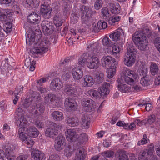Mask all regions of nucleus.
<instances>
[{
  "label": "nucleus",
  "mask_w": 160,
  "mask_h": 160,
  "mask_svg": "<svg viewBox=\"0 0 160 160\" xmlns=\"http://www.w3.org/2000/svg\"><path fill=\"white\" fill-rule=\"evenodd\" d=\"M110 11L113 14H118L120 12V6L118 3H110L109 5Z\"/></svg>",
  "instance_id": "cd10ccee"
},
{
  "label": "nucleus",
  "mask_w": 160,
  "mask_h": 160,
  "mask_svg": "<svg viewBox=\"0 0 160 160\" xmlns=\"http://www.w3.org/2000/svg\"><path fill=\"white\" fill-rule=\"evenodd\" d=\"M35 33L34 31H29L26 37V42L27 45H32L35 41Z\"/></svg>",
  "instance_id": "393cba45"
},
{
  "label": "nucleus",
  "mask_w": 160,
  "mask_h": 160,
  "mask_svg": "<svg viewBox=\"0 0 160 160\" xmlns=\"http://www.w3.org/2000/svg\"><path fill=\"white\" fill-rule=\"evenodd\" d=\"M31 154L34 160H42L44 157V154L37 149H32Z\"/></svg>",
  "instance_id": "a211bd4d"
},
{
  "label": "nucleus",
  "mask_w": 160,
  "mask_h": 160,
  "mask_svg": "<svg viewBox=\"0 0 160 160\" xmlns=\"http://www.w3.org/2000/svg\"><path fill=\"white\" fill-rule=\"evenodd\" d=\"M63 12L66 15L67 14L69 13L71 8L70 5L69 4L67 3L66 2H64L63 3Z\"/></svg>",
  "instance_id": "864d4df0"
},
{
  "label": "nucleus",
  "mask_w": 160,
  "mask_h": 160,
  "mask_svg": "<svg viewBox=\"0 0 160 160\" xmlns=\"http://www.w3.org/2000/svg\"><path fill=\"white\" fill-rule=\"evenodd\" d=\"M51 115L53 119L55 121H61L64 118L62 113L59 111H55L53 112L51 114Z\"/></svg>",
  "instance_id": "2f4dec72"
},
{
  "label": "nucleus",
  "mask_w": 160,
  "mask_h": 160,
  "mask_svg": "<svg viewBox=\"0 0 160 160\" xmlns=\"http://www.w3.org/2000/svg\"><path fill=\"white\" fill-rule=\"evenodd\" d=\"M128 155V153L125 151L119 150L117 151L116 156L119 160H129Z\"/></svg>",
  "instance_id": "a878e982"
},
{
  "label": "nucleus",
  "mask_w": 160,
  "mask_h": 160,
  "mask_svg": "<svg viewBox=\"0 0 160 160\" xmlns=\"http://www.w3.org/2000/svg\"><path fill=\"white\" fill-rule=\"evenodd\" d=\"M107 76L108 78H112L115 74L116 69L112 68H108L107 70Z\"/></svg>",
  "instance_id": "4d7b16f0"
},
{
  "label": "nucleus",
  "mask_w": 160,
  "mask_h": 160,
  "mask_svg": "<svg viewBox=\"0 0 160 160\" xmlns=\"http://www.w3.org/2000/svg\"><path fill=\"white\" fill-rule=\"evenodd\" d=\"M137 53L136 49L132 43L128 44L127 53L124 57V63L126 65L130 67L135 61V55Z\"/></svg>",
  "instance_id": "20e7f679"
},
{
  "label": "nucleus",
  "mask_w": 160,
  "mask_h": 160,
  "mask_svg": "<svg viewBox=\"0 0 160 160\" xmlns=\"http://www.w3.org/2000/svg\"><path fill=\"white\" fill-rule=\"evenodd\" d=\"M137 76V74L134 71L128 69L122 76L120 80L122 82L124 81L127 84L131 85L135 82Z\"/></svg>",
  "instance_id": "423d86ee"
},
{
  "label": "nucleus",
  "mask_w": 160,
  "mask_h": 160,
  "mask_svg": "<svg viewBox=\"0 0 160 160\" xmlns=\"http://www.w3.org/2000/svg\"><path fill=\"white\" fill-rule=\"evenodd\" d=\"M102 43L104 46H106L107 47H110L113 45V43L107 37H105L103 38Z\"/></svg>",
  "instance_id": "5fc2aeb1"
},
{
  "label": "nucleus",
  "mask_w": 160,
  "mask_h": 160,
  "mask_svg": "<svg viewBox=\"0 0 160 160\" xmlns=\"http://www.w3.org/2000/svg\"><path fill=\"white\" fill-rule=\"evenodd\" d=\"M64 103L65 107L69 110H75L77 108V103L71 98H66Z\"/></svg>",
  "instance_id": "2eb2a0df"
},
{
  "label": "nucleus",
  "mask_w": 160,
  "mask_h": 160,
  "mask_svg": "<svg viewBox=\"0 0 160 160\" xmlns=\"http://www.w3.org/2000/svg\"><path fill=\"white\" fill-rule=\"evenodd\" d=\"M120 17L118 16H113L110 17L108 20L107 22H108L111 25L113 23L119 21L120 20Z\"/></svg>",
  "instance_id": "09e8293b"
},
{
  "label": "nucleus",
  "mask_w": 160,
  "mask_h": 160,
  "mask_svg": "<svg viewBox=\"0 0 160 160\" xmlns=\"http://www.w3.org/2000/svg\"><path fill=\"white\" fill-rule=\"evenodd\" d=\"M141 84L143 86H147L150 84V81L149 77H141Z\"/></svg>",
  "instance_id": "c03bdc74"
},
{
  "label": "nucleus",
  "mask_w": 160,
  "mask_h": 160,
  "mask_svg": "<svg viewBox=\"0 0 160 160\" xmlns=\"http://www.w3.org/2000/svg\"><path fill=\"white\" fill-rule=\"evenodd\" d=\"M123 127L124 128L126 129H128L129 130H132L134 128H135L136 125L133 122L131 123L130 125H129L128 124H126L125 123V124L123 125Z\"/></svg>",
  "instance_id": "338daca9"
},
{
  "label": "nucleus",
  "mask_w": 160,
  "mask_h": 160,
  "mask_svg": "<svg viewBox=\"0 0 160 160\" xmlns=\"http://www.w3.org/2000/svg\"><path fill=\"white\" fill-rule=\"evenodd\" d=\"M96 46L94 44H91L87 47V50L89 49H91V54L92 57V60L88 62L87 63V67L90 69H97L100 65V62L98 58L94 56L97 55L99 52V50L97 49Z\"/></svg>",
  "instance_id": "7ed1b4c3"
},
{
  "label": "nucleus",
  "mask_w": 160,
  "mask_h": 160,
  "mask_svg": "<svg viewBox=\"0 0 160 160\" xmlns=\"http://www.w3.org/2000/svg\"><path fill=\"white\" fill-rule=\"evenodd\" d=\"M103 2L102 0H96L94 4V8L97 10H99L102 7Z\"/></svg>",
  "instance_id": "13d9d810"
},
{
  "label": "nucleus",
  "mask_w": 160,
  "mask_h": 160,
  "mask_svg": "<svg viewBox=\"0 0 160 160\" xmlns=\"http://www.w3.org/2000/svg\"><path fill=\"white\" fill-rule=\"evenodd\" d=\"M89 94L92 97L95 98H98L99 97V94H100V92L96 90L91 89L88 91Z\"/></svg>",
  "instance_id": "8fccbe9b"
},
{
  "label": "nucleus",
  "mask_w": 160,
  "mask_h": 160,
  "mask_svg": "<svg viewBox=\"0 0 160 160\" xmlns=\"http://www.w3.org/2000/svg\"><path fill=\"white\" fill-rule=\"evenodd\" d=\"M52 8L49 6L42 5L41 6L40 12L42 16L46 19H49L51 17Z\"/></svg>",
  "instance_id": "4468645a"
},
{
  "label": "nucleus",
  "mask_w": 160,
  "mask_h": 160,
  "mask_svg": "<svg viewBox=\"0 0 160 160\" xmlns=\"http://www.w3.org/2000/svg\"><path fill=\"white\" fill-rule=\"evenodd\" d=\"M14 0H0V3L2 5H4L6 7L12 6Z\"/></svg>",
  "instance_id": "603ef678"
},
{
  "label": "nucleus",
  "mask_w": 160,
  "mask_h": 160,
  "mask_svg": "<svg viewBox=\"0 0 160 160\" xmlns=\"http://www.w3.org/2000/svg\"><path fill=\"white\" fill-rule=\"evenodd\" d=\"M56 95L54 94L49 93L47 94L44 98V100L45 103H49L51 102V103L56 100Z\"/></svg>",
  "instance_id": "e433bc0d"
},
{
  "label": "nucleus",
  "mask_w": 160,
  "mask_h": 160,
  "mask_svg": "<svg viewBox=\"0 0 160 160\" xmlns=\"http://www.w3.org/2000/svg\"><path fill=\"white\" fill-rule=\"evenodd\" d=\"M101 13L103 17V18L105 19L106 21L108 20L110 17L108 8L106 7L103 8L101 9Z\"/></svg>",
  "instance_id": "ea45409f"
},
{
  "label": "nucleus",
  "mask_w": 160,
  "mask_h": 160,
  "mask_svg": "<svg viewBox=\"0 0 160 160\" xmlns=\"http://www.w3.org/2000/svg\"><path fill=\"white\" fill-rule=\"evenodd\" d=\"M72 149L70 145L67 146L64 149V154L67 157L69 158L72 155Z\"/></svg>",
  "instance_id": "de8ad7c7"
},
{
  "label": "nucleus",
  "mask_w": 160,
  "mask_h": 160,
  "mask_svg": "<svg viewBox=\"0 0 160 160\" xmlns=\"http://www.w3.org/2000/svg\"><path fill=\"white\" fill-rule=\"evenodd\" d=\"M80 13L81 12L78 13V12L73 13L71 17V22L72 24H74L77 22L79 19V14H80Z\"/></svg>",
  "instance_id": "a18cd8bd"
},
{
  "label": "nucleus",
  "mask_w": 160,
  "mask_h": 160,
  "mask_svg": "<svg viewBox=\"0 0 160 160\" xmlns=\"http://www.w3.org/2000/svg\"><path fill=\"white\" fill-rule=\"evenodd\" d=\"M147 138L146 134H144L143 135V138L142 139L138 141L137 143V145L140 146L143 145L148 143V140H147Z\"/></svg>",
  "instance_id": "69168bd1"
},
{
  "label": "nucleus",
  "mask_w": 160,
  "mask_h": 160,
  "mask_svg": "<svg viewBox=\"0 0 160 160\" xmlns=\"http://www.w3.org/2000/svg\"><path fill=\"white\" fill-rule=\"evenodd\" d=\"M65 134L67 139L70 142H75L78 138V136L74 129H68Z\"/></svg>",
  "instance_id": "f3484780"
},
{
  "label": "nucleus",
  "mask_w": 160,
  "mask_h": 160,
  "mask_svg": "<svg viewBox=\"0 0 160 160\" xmlns=\"http://www.w3.org/2000/svg\"><path fill=\"white\" fill-rule=\"evenodd\" d=\"M59 125L56 123H52L49 128H47L45 132L46 136L50 138H53L58 134V129Z\"/></svg>",
  "instance_id": "f8f14e48"
},
{
  "label": "nucleus",
  "mask_w": 160,
  "mask_h": 160,
  "mask_svg": "<svg viewBox=\"0 0 160 160\" xmlns=\"http://www.w3.org/2000/svg\"><path fill=\"white\" fill-rule=\"evenodd\" d=\"M114 153V152L112 151L108 150L103 152L102 154L105 158H110L113 157Z\"/></svg>",
  "instance_id": "3c124183"
},
{
  "label": "nucleus",
  "mask_w": 160,
  "mask_h": 160,
  "mask_svg": "<svg viewBox=\"0 0 160 160\" xmlns=\"http://www.w3.org/2000/svg\"><path fill=\"white\" fill-rule=\"evenodd\" d=\"M80 10L81 12L80 16L82 23L88 26L91 25L92 22V16L96 14V11H92L89 7L84 5L80 6Z\"/></svg>",
  "instance_id": "f03ea898"
},
{
  "label": "nucleus",
  "mask_w": 160,
  "mask_h": 160,
  "mask_svg": "<svg viewBox=\"0 0 160 160\" xmlns=\"http://www.w3.org/2000/svg\"><path fill=\"white\" fill-rule=\"evenodd\" d=\"M34 141L31 139V138L29 136L27 138H26L24 143L26 144L28 147H32L34 144Z\"/></svg>",
  "instance_id": "bf43d9fd"
},
{
  "label": "nucleus",
  "mask_w": 160,
  "mask_h": 160,
  "mask_svg": "<svg viewBox=\"0 0 160 160\" xmlns=\"http://www.w3.org/2000/svg\"><path fill=\"white\" fill-rule=\"evenodd\" d=\"M81 124L85 128H88L90 123V118L87 115H82L81 118Z\"/></svg>",
  "instance_id": "473e14b6"
},
{
  "label": "nucleus",
  "mask_w": 160,
  "mask_h": 160,
  "mask_svg": "<svg viewBox=\"0 0 160 160\" xmlns=\"http://www.w3.org/2000/svg\"><path fill=\"white\" fill-rule=\"evenodd\" d=\"M110 87V84L108 82H105L102 85L100 88V95L102 97H106L109 93V88Z\"/></svg>",
  "instance_id": "412c9836"
},
{
  "label": "nucleus",
  "mask_w": 160,
  "mask_h": 160,
  "mask_svg": "<svg viewBox=\"0 0 160 160\" xmlns=\"http://www.w3.org/2000/svg\"><path fill=\"white\" fill-rule=\"evenodd\" d=\"M66 121V123L71 127L77 126L79 124V120L77 118L68 117Z\"/></svg>",
  "instance_id": "bb28decb"
},
{
  "label": "nucleus",
  "mask_w": 160,
  "mask_h": 160,
  "mask_svg": "<svg viewBox=\"0 0 160 160\" xmlns=\"http://www.w3.org/2000/svg\"><path fill=\"white\" fill-rule=\"evenodd\" d=\"M88 50L90 51V52L89 53H85L82 55L80 57L78 60V64L81 65V66L83 67L85 63L87 62V60L88 59H91L92 56V54H91V49Z\"/></svg>",
  "instance_id": "6ab92c4d"
},
{
  "label": "nucleus",
  "mask_w": 160,
  "mask_h": 160,
  "mask_svg": "<svg viewBox=\"0 0 160 160\" xmlns=\"http://www.w3.org/2000/svg\"><path fill=\"white\" fill-rule=\"evenodd\" d=\"M121 48L118 46L114 45L112 47V50L110 51L111 54H114L118 53L120 51Z\"/></svg>",
  "instance_id": "e2e57ef3"
},
{
  "label": "nucleus",
  "mask_w": 160,
  "mask_h": 160,
  "mask_svg": "<svg viewBox=\"0 0 160 160\" xmlns=\"http://www.w3.org/2000/svg\"><path fill=\"white\" fill-rule=\"evenodd\" d=\"M78 86L73 87L71 84H66L64 91L68 96L75 97L78 94Z\"/></svg>",
  "instance_id": "9b49d317"
},
{
  "label": "nucleus",
  "mask_w": 160,
  "mask_h": 160,
  "mask_svg": "<svg viewBox=\"0 0 160 160\" xmlns=\"http://www.w3.org/2000/svg\"><path fill=\"white\" fill-rule=\"evenodd\" d=\"M114 58L109 56H104L102 59V64L103 67H109Z\"/></svg>",
  "instance_id": "4be33fe9"
},
{
  "label": "nucleus",
  "mask_w": 160,
  "mask_h": 160,
  "mask_svg": "<svg viewBox=\"0 0 160 160\" xmlns=\"http://www.w3.org/2000/svg\"><path fill=\"white\" fill-rule=\"evenodd\" d=\"M39 133V131L34 126H30L27 128V133L30 137L36 138L38 137Z\"/></svg>",
  "instance_id": "5701e85b"
},
{
  "label": "nucleus",
  "mask_w": 160,
  "mask_h": 160,
  "mask_svg": "<svg viewBox=\"0 0 160 160\" xmlns=\"http://www.w3.org/2000/svg\"><path fill=\"white\" fill-rule=\"evenodd\" d=\"M23 114H22L21 115L18 116L19 117H21L19 120H18L17 122V124H19V127L24 126V125H26L28 122V121L26 119L22 116Z\"/></svg>",
  "instance_id": "49530a36"
},
{
  "label": "nucleus",
  "mask_w": 160,
  "mask_h": 160,
  "mask_svg": "<svg viewBox=\"0 0 160 160\" xmlns=\"http://www.w3.org/2000/svg\"><path fill=\"white\" fill-rule=\"evenodd\" d=\"M117 82L118 83L117 88L118 90L122 92H130V88L127 85L122 83V81L118 79Z\"/></svg>",
  "instance_id": "b1692460"
},
{
  "label": "nucleus",
  "mask_w": 160,
  "mask_h": 160,
  "mask_svg": "<svg viewBox=\"0 0 160 160\" xmlns=\"http://www.w3.org/2000/svg\"><path fill=\"white\" fill-rule=\"evenodd\" d=\"M45 107L43 104L41 102L37 103L36 106L33 108L30 111V113L32 116L38 119L42 116L45 110Z\"/></svg>",
  "instance_id": "6e6552de"
},
{
  "label": "nucleus",
  "mask_w": 160,
  "mask_h": 160,
  "mask_svg": "<svg viewBox=\"0 0 160 160\" xmlns=\"http://www.w3.org/2000/svg\"><path fill=\"white\" fill-rule=\"evenodd\" d=\"M84 82L83 85L85 87H91L94 84V81L92 77L89 75L85 76L83 78Z\"/></svg>",
  "instance_id": "c756f323"
},
{
  "label": "nucleus",
  "mask_w": 160,
  "mask_h": 160,
  "mask_svg": "<svg viewBox=\"0 0 160 160\" xmlns=\"http://www.w3.org/2000/svg\"><path fill=\"white\" fill-rule=\"evenodd\" d=\"M42 30L46 35L52 34L54 31L55 28L53 24L50 21L44 20L41 24Z\"/></svg>",
  "instance_id": "0eeeda50"
},
{
  "label": "nucleus",
  "mask_w": 160,
  "mask_h": 160,
  "mask_svg": "<svg viewBox=\"0 0 160 160\" xmlns=\"http://www.w3.org/2000/svg\"><path fill=\"white\" fill-rule=\"evenodd\" d=\"M40 17L35 12H33L29 15L27 18V20L30 23H37L39 22Z\"/></svg>",
  "instance_id": "c85d7f7f"
},
{
  "label": "nucleus",
  "mask_w": 160,
  "mask_h": 160,
  "mask_svg": "<svg viewBox=\"0 0 160 160\" xmlns=\"http://www.w3.org/2000/svg\"><path fill=\"white\" fill-rule=\"evenodd\" d=\"M5 157L14 156V152L13 146L11 147V146L7 147L5 150V152H4Z\"/></svg>",
  "instance_id": "79ce46f5"
},
{
  "label": "nucleus",
  "mask_w": 160,
  "mask_h": 160,
  "mask_svg": "<svg viewBox=\"0 0 160 160\" xmlns=\"http://www.w3.org/2000/svg\"><path fill=\"white\" fill-rule=\"evenodd\" d=\"M155 147L157 154L160 157V141H158L156 143Z\"/></svg>",
  "instance_id": "774afa93"
},
{
  "label": "nucleus",
  "mask_w": 160,
  "mask_h": 160,
  "mask_svg": "<svg viewBox=\"0 0 160 160\" xmlns=\"http://www.w3.org/2000/svg\"><path fill=\"white\" fill-rule=\"evenodd\" d=\"M97 27L99 30L104 29L107 27V24L104 22H98L97 23Z\"/></svg>",
  "instance_id": "052dcab7"
},
{
  "label": "nucleus",
  "mask_w": 160,
  "mask_h": 160,
  "mask_svg": "<svg viewBox=\"0 0 160 160\" xmlns=\"http://www.w3.org/2000/svg\"><path fill=\"white\" fill-rule=\"evenodd\" d=\"M50 42L47 39H43L33 44V48L30 50V52L33 54H43L47 52L50 45Z\"/></svg>",
  "instance_id": "39448f33"
},
{
  "label": "nucleus",
  "mask_w": 160,
  "mask_h": 160,
  "mask_svg": "<svg viewBox=\"0 0 160 160\" xmlns=\"http://www.w3.org/2000/svg\"><path fill=\"white\" fill-rule=\"evenodd\" d=\"M154 147L153 144H151L148 145L147 147L148 154L152 156L153 152H154Z\"/></svg>",
  "instance_id": "0e129e2a"
},
{
  "label": "nucleus",
  "mask_w": 160,
  "mask_h": 160,
  "mask_svg": "<svg viewBox=\"0 0 160 160\" xmlns=\"http://www.w3.org/2000/svg\"><path fill=\"white\" fill-rule=\"evenodd\" d=\"M122 31V29H120L119 31L110 34L109 37L112 39V40L117 41L118 40H120V36L121 35V32Z\"/></svg>",
  "instance_id": "f704fd0d"
},
{
  "label": "nucleus",
  "mask_w": 160,
  "mask_h": 160,
  "mask_svg": "<svg viewBox=\"0 0 160 160\" xmlns=\"http://www.w3.org/2000/svg\"><path fill=\"white\" fill-rule=\"evenodd\" d=\"M32 98H28L25 100L24 102H22L18 106V108L16 110V114L19 116L25 112V109L27 108L31 105Z\"/></svg>",
  "instance_id": "1a4fd4ad"
},
{
  "label": "nucleus",
  "mask_w": 160,
  "mask_h": 160,
  "mask_svg": "<svg viewBox=\"0 0 160 160\" xmlns=\"http://www.w3.org/2000/svg\"><path fill=\"white\" fill-rule=\"evenodd\" d=\"M82 105L86 108L87 112H91L95 110L96 108L95 102L89 98H84L81 100Z\"/></svg>",
  "instance_id": "9d476101"
},
{
  "label": "nucleus",
  "mask_w": 160,
  "mask_h": 160,
  "mask_svg": "<svg viewBox=\"0 0 160 160\" xmlns=\"http://www.w3.org/2000/svg\"><path fill=\"white\" fill-rule=\"evenodd\" d=\"M104 74L101 71L97 72L95 76V79L97 83L100 84L103 82L104 81Z\"/></svg>",
  "instance_id": "72a5a7b5"
},
{
  "label": "nucleus",
  "mask_w": 160,
  "mask_h": 160,
  "mask_svg": "<svg viewBox=\"0 0 160 160\" xmlns=\"http://www.w3.org/2000/svg\"><path fill=\"white\" fill-rule=\"evenodd\" d=\"M8 11V9H2L0 12V21H8V19L9 17L7 15L4 13V12H6Z\"/></svg>",
  "instance_id": "37998d69"
},
{
  "label": "nucleus",
  "mask_w": 160,
  "mask_h": 160,
  "mask_svg": "<svg viewBox=\"0 0 160 160\" xmlns=\"http://www.w3.org/2000/svg\"><path fill=\"white\" fill-rule=\"evenodd\" d=\"M65 138L62 135L57 137L55 140V148L58 151L62 150L64 147L66 142Z\"/></svg>",
  "instance_id": "ddd939ff"
},
{
  "label": "nucleus",
  "mask_w": 160,
  "mask_h": 160,
  "mask_svg": "<svg viewBox=\"0 0 160 160\" xmlns=\"http://www.w3.org/2000/svg\"><path fill=\"white\" fill-rule=\"evenodd\" d=\"M62 16L61 14L60 13H56L54 17V20L55 21L56 26V27H58V28L57 29L58 31H61V28L59 29V27L61 26L62 25Z\"/></svg>",
  "instance_id": "7c9ffc66"
},
{
  "label": "nucleus",
  "mask_w": 160,
  "mask_h": 160,
  "mask_svg": "<svg viewBox=\"0 0 160 160\" xmlns=\"http://www.w3.org/2000/svg\"><path fill=\"white\" fill-rule=\"evenodd\" d=\"M159 69L158 66L156 63H152L150 66V71L151 74L153 75L157 74Z\"/></svg>",
  "instance_id": "58836bf2"
},
{
  "label": "nucleus",
  "mask_w": 160,
  "mask_h": 160,
  "mask_svg": "<svg viewBox=\"0 0 160 160\" xmlns=\"http://www.w3.org/2000/svg\"><path fill=\"white\" fill-rule=\"evenodd\" d=\"M155 116L154 115H152L148 117V118L145 119L146 121V124L148 123L151 124L153 123L155 120Z\"/></svg>",
  "instance_id": "6e6d98bb"
},
{
  "label": "nucleus",
  "mask_w": 160,
  "mask_h": 160,
  "mask_svg": "<svg viewBox=\"0 0 160 160\" xmlns=\"http://www.w3.org/2000/svg\"><path fill=\"white\" fill-rule=\"evenodd\" d=\"M86 154L84 152L81 150H79L77 151L76 153V156L74 160H87L86 158Z\"/></svg>",
  "instance_id": "c9c22d12"
},
{
  "label": "nucleus",
  "mask_w": 160,
  "mask_h": 160,
  "mask_svg": "<svg viewBox=\"0 0 160 160\" xmlns=\"http://www.w3.org/2000/svg\"><path fill=\"white\" fill-rule=\"evenodd\" d=\"M35 62L32 61V63H31V58L28 57L26 59L25 62V65L27 67H30L29 69L31 71H33L35 69V67L34 65L35 64Z\"/></svg>",
  "instance_id": "4c0bfd02"
},
{
  "label": "nucleus",
  "mask_w": 160,
  "mask_h": 160,
  "mask_svg": "<svg viewBox=\"0 0 160 160\" xmlns=\"http://www.w3.org/2000/svg\"><path fill=\"white\" fill-rule=\"evenodd\" d=\"M131 85L130 91L131 92H138L140 90V87L137 84H135L134 82L132 83Z\"/></svg>",
  "instance_id": "680f3d73"
},
{
  "label": "nucleus",
  "mask_w": 160,
  "mask_h": 160,
  "mask_svg": "<svg viewBox=\"0 0 160 160\" xmlns=\"http://www.w3.org/2000/svg\"><path fill=\"white\" fill-rule=\"evenodd\" d=\"M144 30L136 32L132 35V39L137 47L140 50H146L148 45Z\"/></svg>",
  "instance_id": "f257e3e1"
},
{
  "label": "nucleus",
  "mask_w": 160,
  "mask_h": 160,
  "mask_svg": "<svg viewBox=\"0 0 160 160\" xmlns=\"http://www.w3.org/2000/svg\"><path fill=\"white\" fill-rule=\"evenodd\" d=\"M139 74L141 77H149L147 75L148 70L147 68L143 66H141L138 70Z\"/></svg>",
  "instance_id": "a19ab883"
},
{
  "label": "nucleus",
  "mask_w": 160,
  "mask_h": 160,
  "mask_svg": "<svg viewBox=\"0 0 160 160\" xmlns=\"http://www.w3.org/2000/svg\"><path fill=\"white\" fill-rule=\"evenodd\" d=\"M63 87L61 82L57 78L53 79L50 84L49 88L50 90L54 91L59 90Z\"/></svg>",
  "instance_id": "dca6fc26"
},
{
  "label": "nucleus",
  "mask_w": 160,
  "mask_h": 160,
  "mask_svg": "<svg viewBox=\"0 0 160 160\" xmlns=\"http://www.w3.org/2000/svg\"><path fill=\"white\" fill-rule=\"evenodd\" d=\"M73 78L75 80L80 79L83 76V72L82 69L79 68H74L72 70Z\"/></svg>",
  "instance_id": "aec40b11"
}]
</instances>
